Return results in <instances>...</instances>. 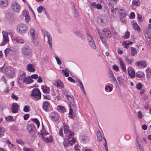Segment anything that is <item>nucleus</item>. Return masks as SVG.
Wrapping results in <instances>:
<instances>
[{
    "instance_id": "nucleus-1",
    "label": "nucleus",
    "mask_w": 151,
    "mask_h": 151,
    "mask_svg": "<svg viewBox=\"0 0 151 151\" xmlns=\"http://www.w3.org/2000/svg\"><path fill=\"white\" fill-rule=\"evenodd\" d=\"M63 125L64 133L65 134H67L68 140L71 144L75 143L76 139L73 137L74 134V132L70 130L68 126L65 123H63Z\"/></svg>"
},
{
    "instance_id": "nucleus-2",
    "label": "nucleus",
    "mask_w": 151,
    "mask_h": 151,
    "mask_svg": "<svg viewBox=\"0 0 151 151\" xmlns=\"http://www.w3.org/2000/svg\"><path fill=\"white\" fill-rule=\"evenodd\" d=\"M3 69L4 70L5 74L6 77L11 78L14 76L15 71L13 68L9 66L6 67L4 66Z\"/></svg>"
},
{
    "instance_id": "nucleus-3",
    "label": "nucleus",
    "mask_w": 151,
    "mask_h": 151,
    "mask_svg": "<svg viewBox=\"0 0 151 151\" xmlns=\"http://www.w3.org/2000/svg\"><path fill=\"white\" fill-rule=\"evenodd\" d=\"M31 96H33V98L36 101H37L41 98V93L39 89H34L32 92Z\"/></svg>"
},
{
    "instance_id": "nucleus-4",
    "label": "nucleus",
    "mask_w": 151,
    "mask_h": 151,
    "mask_svg": "<svg viewBox=\"0 0 151 151\" xmlns=\"http://www.w3.org/2000/svg\"><path fill=\"white\" fill-rule=\"evenodd\" d=\"M27 129L29 131L30 134L32 136V137H35L36 130L35 125L33 124H28L27 126Z\"/></svg>"
},
{
    "instance_id": "nucleus-5",
    "label": "nucleus",
    "mask_w": 151,
    "mask_h": 151,
    "mask_svg": "<svg viewBox=\"0 0 151 151\" xmlns=\"http://www.w3.org/2000/svg\"><path fill=\"white\" fill-rule=\"evenodd\" d=\"M97 21L98 22L106 24L108 21V17L105 15L102 14L98 17Z\"/></svg>"
},
{
    "instance_id": "nucleus-6",
    "label": "nucleus",
    "mask_w": 151,
    "mask_h": 151,
    "mask_svg": "<svg viewBox=\"0 0 151 151\" xmlns=\"http://www.w3.org/2000/svg\"><path fill=\"white\" fill-rule=\"evenodd\" d=\"M11 8L13 12H18L20 11L21 6L17 2L14 1L11 4Z\"/></svg>"
},
{
    "instance_id": "nucleus-7",
    "label": "nucleus",
    "mask_w": 151,
    "mask_h": 151,
    "mask_svg": "<svg viewBox=\"0 0 151 151\" xmlns=\"http://www.w3.org/2000/svg\"><path fill=\"white\" fill-rule=\"evenodd\" d=\"M17 30L20 33H24L27 29V27L26 25L22 23L19 24L17 26Z\"/></svg>"
},
{
    "instance_id": "nucleus-8",
    "label": "nucleus",
    "mask_w": 151,
    "mask_h": 151,
    "mask_svg": "<svg viewBox=\"0 0 151 151\" xmlns=\"http://www.w3.org/2000/svg\"><path fill=\"white\" fill-rule=\"evenodd\" d=\"M22 52L25 56L30 55L32 51L31 49L27 45L25 46L22 48Z\"/></svg>"
},
{
    "instance_id": "nucleus-9",
    "label": "nucleus",
    "mask_w": 151,
    "mask_h": 151,
    "mask_svg": "<svg viewBox=\"0 0 151 151\" xmlns=\"http://www.w3.org/2000/svg\"><path fill=\"white\" fill-rule=\"evenodd\" d=\"M3 41L1 43V45H4L9 41L8 32L5 31H2Z\"/></svg>"
},
{
    "instance_id": "nucleus-10",
    "label": "nucleus",
    "mask_w": 151,
    "mask_h": 151,
    "mask_svg": "<svg viewBox=\"0 0 151 151\" xmlns=\"http://www.w3.org/2000/svg\"><path fill=\"white\" fill-rule=\"evenodd\" d=\"M136 66L141 68H145L147 65V64L145 61H137L135 63Z\"/></svg>"
},
{
    "instance_id": "nucleus-11",
    "label": "nucleus",
    "mask_w": 151,
    "mask_h": 151,
    "mask_svg": "<svg viewBox=\"0 0 151 151\" xmlns=\"http://www.w3.org/2000/svg\"><path fill=\"white\" fill-rule=\"evenodd\" d=\"M29 32L30 35L32 37V42L35 44L34 41L36 38V32L35 31L34 29L32 27H31L29 30Z\"/></svg>"
},
{
    "instance_id": "nucleus-12",
    "label": "nucleus",
    "mask_w": 151,
    "mask_h": 151,
    "mask_svg": "<svg viewBox=\"0 0 151 151\" xmlns=\"http://www.w3.org/2000/svg\"><path fill=\"white\" fill-rule=\"evenodd\" d=\"M19 108V106L17 103H13L12 107V111L13 113H15L17 112Z\"/></svg>"
},
{
    "instance_id": "nucleus-13",
    "label": "nucleus",
    "mask_w": 151,
    "mask_h": 151,
    "mask_svg": "<svg viewBox=\"0 0 151 151\" xmlns=\"http://www.w3.org/2000/svg\"><path fill=\"white\" fill-rule=\"evenodd\" d=\"M102 33L105 37L107 38H110L111 36L110 31L107 29H103Z\"/></svg>"
},
{
    "instance_id": "nucleus-14",
    "label": "nucleus",
    "mask_w": 151,
    "mask_h": 151,
    "mask_svg": "<svg viewBox=\"0 0 151 151\" xmlns=\"http://www.w3.org/2000/svg\"><path fill=\"white\" fill-rule=\"evenodd\" d=\"M128 72L130 78H133L135 77V72L132 67H130L128 68Z\"/></svg>"
},
{
    "instance_id": "nucleus-15",
    "label": "nucleus",
    "mask_w": 151,
    "mask_h": 151,
    "mask_svg": "<svg viewBox=\"0 0 151 151\" xmlns=\"http://www.w3.org/2000/svg\"><path fill=\"white\" fill-rule=\"evenodd\" d=\"M46 35L47 37L48 41L47 42L49 45V47L51 49L52 48V40L51 37V36L50 34L48 33L47 32H46Z\"/></svg>"
},
{
    "instance_id": "nucleus-16",
    "label": "nucleus",
    "mask_w": 151,
    "mask_h": 151,
    "mask_svg": "<svg viewBox=\"0 0 151 151\" xmlns=\"http://www.w3.org/2000/svg\"><path fill=\"white\" fill-rule=\"evenodd\" d=\"M49 117L53 120L57 121L58 119L57 113L54 112H52L50 114Z\"/></svg>"
},
{
    "instance_id": "nucleus-17",
    "label": "nucleus",
    "mask_w": 151,
    "mask_h": 151,
    "mask_svg": "<svg viewBox=\"0 0 151 151\" xmlns=\"http://www.w3.org/2000/svg\"><path fill=\"white\" fill-rule=\"evenodd\" d=\"M38 133L40 134L41 135H42V138H43L44 139V141L45 142H52V138L50 136V137H44L45 136V134L43 133H40V132H38Z\"/></svg>"
},
{
    "instance_id": "nucleus-18",
    "label": "nucleus",
    "mask_w": 151,
    "mask_h": 151,
    "mask_svg": "<svg viewBox=\"0 0 151 151\" xmlns=\"http://www.w3.org/2000/svg\"><path fill=\"white\" fill-rule=\"evenodd\" d=\"M67 98H68L70 104L73 106H74L75 105L74 102V100L73 96L72 95L70 96L67 94H66Z\"/></svg>"
},
{
    "instance_id": "nucleus-19",
    "label": "nucleus",
    "mask_w": 151,
    "mask_h": 151,
    "mask_svg": "<svg viewBox=\"0 0 151 151\" xmlns=\"http://www.w3.org/2000/svg\"><path fill=\"white\" fill-rule=\"evenodd\" d=\"M54 85L59 89L63 88L64 87V86L62 82L59 80L55 82V83H54Z\"/></svg>"
},
{
    "instance_id": "nucleus-20",
    "label": "nucleus",
    "mask_w": 151,
    "mask_h": 151,
    "mask_svg": "<svg viewBox=\"0 0 151 151\" xmlns=\"http://www.w3.org/2000/svg\"><path fill=\"white\" fill-rule=\"evenodd\" d=\"M23 81L25 83L27 84L32 83L33 82V80L32 79L30 76H28L24 78Z\"/></svg>"
},
{
    "instance_id": "nucleus-21",
    "label": "nucleus",
    "mask_w": 151,
    "mask_h": 151,
    "mask_svg": "<svg viewBox=\"0 0 151 151\" xmlns=\"http://www.w3.org/2000/svg\"><path fill=\"white\" fill-rule=\"evenodd\" d=\"M74 34L76 36L81 38L82 40H85V37L81 32L77 31L74 32Z\"/></svg>"
},
{
    "instance_id": "nucleus-22",
    "label": "nucleus",
    "mask_w": 151,
    "mask_h": 151,
    "mask_svg": "<svg viewBox=\"0 0 151 151\" xmlns=\"http://www.w3.org/2000/svg\"><path fill=\"white\" fill-rule=\"evenodd\" d=\"M41 88L43 92L45 93H49L50 92V88L46 86H41Z\"/></svg>"
},
{
    "instance_id": "nucleus-23",
    "label": "nucleus",
    "mask_w": 151,
    "mask_h": 151,
    "mask_svg": "<svg viewBox=\"0 0 151 151\" xmlns=\"http://www.w3.org/2000/svg\"><path fill=\"white\" fill-rule=\"evenodd\" d=\"M49 104V102L48 101H44L43 104V108L44 110L45 111H47V107Z\"/></svg>"
},
{
    "instance_id": "nucleus-24",
    "label": "nucleus",
    "mask_w": 151,
    "mask_h": 151,
    "mask_svg": "<svg viewBox=\"0 0 151 151\" xmlns=\"http://www.w3.org/2000/svg\"><path fill=\"white\" fill-rule=\"evenodd\" d=\"M27 68V70L29 72H34L35 70V68L33 67V65L31 64H29Z\"/></svg>"
},
{
    "instance_id": "nucleus-25",
    "label": "nucleus",
    "mask_w": 151,
    "mask_h": 151,
    "mask_svg": "<svg viewBox=\"0 0 151 151\" xmlns=\"http://www.w3.org/2000/svg\"><path fill=\"white\" fill-rule=\"evenodd\" d=\"M119 61L120 66L122 68V70L124 72L126 71V69L125 68V66L124 62L120 59H119Z\"/></svg>"
},
{
    "instance_id": "nucleus-26",
    "label": "nucleus",
    "mask_w": 151,
    "mask_h": 151,
    "mask_svg": "<svg viewBox=\"0 0 151 151\" xmlns=\"http://www.w3.org/2000/svg\"><path fill=\"white\" fill-rule=\"evenodd\" d=\"M136 76L140 78H142L145 76L143 72L139 71L136 73Z\"/></svg>"
},
{
    "instance_id": "nucleus-27",
    "label": "nucleus",
    "mask_w": 151,
    "mask_h": 151,
    "mask_svg": "<svg viewBox=\"0 0 151 151\" xmlns=\"http://www.w3.org/2000/svg\"><path fill=\"white\" fill-rule=\"evenodd\" d=\"M131 55L132 56H134L137 53V50L134 47H131Z\"/></svg>"
},
{
    "instance_id": "nucleus-28",
    "label": "nucleus",
    "mask_w": 151,
    "mask_h": 151,
    "mask_svg": "<svg viewBox=\"0 0 151 151\" xmlns=\"http://www.w3.org/2000/svg\"><path fill=\"white\" fill-rule=\"evenodd\" d=\"M57 109L59 112L61 113H63L65 111L64 107L58 106L57 107Z\"/></svg>"
},
{
    "instance_id": "nucleus-29",
    "label": "nucleus",
    "mask_w": 151,
    "mask_h": 151,
    "mask_svg": "<svg viewBox=\"0 0 151 151\" xmlns=\"http://www.w3.org/2000/svg\"><path fill=\"white\" fill-rule=\"evenodd\" d=\"M96 136L97 140L99 142L101 141L102 137L100 132H98L96 134Z\"/></svg>"
},
{
    "instance_id": "nucleus-30",
    "label": "nucleus",
    "mask_w": 151,
    "mask_h": 151,
    "mask_svg": "<svg viewBox=\"0 0 151 151\" xmlns=\"http://www.w3.org/2000/svg\"><path fill=\"white\" fill-rule=\"evenodd\" d=\"M7 4V0H0V5L2 6H6Z\"/></svg>"
},
{
    "instance_id": "nucleus-31",
    "label": "nucleus",
    "mask_w": 151,
    "mask_h": 151,
    "mask_svg": "<svg viewBox=\"0 0 151 151\" xmlns=\"http://www.w3.org/2000/svg\"><path fill=\"white\" fill-rule=\"evenodd\" d=\"M81 140L82 142L84 143L88 142L89 140V139L87 136H83L82 137Z\"/></svg>"
},
{
    "instance_id": "nucleus-32",
    "label": "nucleus",
    "mask_w": 151,
    "mask_h": 151,
    "mask_svg": "<svg viewBox=\"0 0 151 151\" xmlns=\"http://www.w3.org/2000/svg\"><path fill=\"white\" fill-rule=\"evenodd\" d=\"M14 40L18 43L22 44L24 43V41L23 39L18 38H16Z\"/></svg>"
},
{
    "instance_id": "nucleus-33",
    "label": "nucleus",
    "mask_w": 151,
    "mask_h": 151,
    "mask_svg": "<svg viewBox=\"0 0 151 151\" xmlns=\"http://www.w3.org/2000/svg\"><path fill=\"white\" fill-rule=\"evenodd\" d=\"M89 44L90 46L93 49H95L96 48V45L94 41L92 40L89 43Z\"/></svg>"
},
{
    "instance_id": "nucleus-34",
    "label": "nucleus",
    "mask_w": 151,
    "mask_h": 151,
    "mask_svg": "<svg viewBox=\"0 0 151 151\" xmlns=\"http://www.w3.org/2000/svg\"><path fill=\"white\" fill-rule=\"evenodd\" d=\"M126 16V12L125 10H124L122 12H121L120 14V17L121 18H124Z\"/></svg>"
},
{
    "instance_id": "nucleus-35",
    "label": "nucleus",
    "mask_w": 151,
    "mask_h": 151,
    "mask_svg": "<svg viewBox=\"0 0 151 151\" xmlns=\"http://www.w3.org/2000/svg\"><path fill=\"white\" fill-rule=\"evenodd\" d=\"M5 132L4 129L2 127H0V137L4 135V133Z\"/></svg>"
},
{
    "instance_id": "nucleus-36",
    "label": "nucleus",
    "mask_w": 151,
    "mask_h": 151,
    "mask_svg": "<svg viewBox=\"0 0 151 151\" xmlns=\"http://www.w3.org/2000/svg\"><path fill=\"white\" fill-rule=\"evenodd\" d=\"M32 121L36 124L37 128H38L40 126V122L38 120L37 118H34L32 119Z\"/></svg>"
},
{
    "instance_id": "nucleus-37",
    "label": "nucleus",
    "mask_w": 151,
    "mask_h": 151,
    "mask_svg": "<svg viewBox=\"0 0 151 151\" xmlns=\"http://www.w3.org/2000/svg\"><path fill=\"white\" fill-rule=\"evenodd\" d=\"M145 36L146 38L148 39L151 38V33L149 32H147L145 34Z\"/></svg>"
},
{
    "instance_id": "nucleus-38",
    "label": "nucleus",
    "mask_w": 151,
    "mask_h": 151,
    "mask_svg": "<svg viewBox=\"0 0 151 151\" xmlns=\"http://www.w3.org/2000/svg\"><path fill=\"white\" fill-rule=\"evenodd\" d=\"M117 79L119 84H123L124 80L122 77H117Z\"/></svg>"
},
{
    "instance_id": "nucleus-39",
    "label": "nucleus",
    "mask_w": 151,
    "mask_h": 151,
    "mask_svg": "<svg viewBox=\"0 0 151 151\" xmlns=\"http://www.w3.org/2000/svg\"><path fill=\"white\" fill-rule=\"evenodd\" d=\"M140 2L139 0H133L132 2V4L134 5L138 6L139 5Z\"/></svg>"
},
{
    "instance_id": "nucleus-40",
    "label": "nucleus",
    "mask_w": 151,
    "mask_h": 151,
    "mask_svg": "<svg viewBox=\"0 0 151 151\" xmlns=\"http://www.w3.org/2000/svg\"><path fill=\"white\" fill-rule=\"evenodd\" d=\"M86 35L88 43L89 42H91V41H92V40H93L92 37L88 33Z\"/></svg>"
},
{
    "instance_id": "nucleus-41",
    "label": "nucleus",
    "mask_w": 151,
    "mask_h": 151,
    "mask_svg": "<svg viewBox=\"0 0 151 151\" xmlns=\"http://www.w3.org/2000/svg\"><path fill=\"white\" fill-rule=\"evenodd\" d=\"M133 28L134 29L139 30L140 28L137 23H134L133 24Z\"/></svg>"
},
{
    "instance_id": "nucleus-42",
    "label": "nucleus",
    "mask_w": 151,
    "mask_h": 151,
    "mask_svg": "<svg viewBox=\"0 0 151 151\" xmlns=\"http://www.w3.org/2000/svg\"><path fill=\"white\" fill-rule=\"evenodd\" d=\"M125 60L126 62L128 64L131 65L133 62V60L129 59L127 57L126 58Z\"/></svg>"
},
{
    "instance_id": "nucleus-43",
    "label": "nucleus",
    "mask_w": 151,
    "mask_h": 151,
    "mask_svg": "<svg viewBox=\"0 0 151 151\" xmlns=\"http://www.w3.org/2000/svg\"><path fill=\"white\" fill-rule=\"evenodd\" d=\"M106 91L107 92H111L112 90V88L109 86H107L105 88Z\"/></svg>"
},
{
    "instance_id": "nucleus-44",
    "label": "nucleus",
    "mask_w": 151,
    "mask_h": 151,
    "mask_svg": "<svg viewBox=\"0 0 151 151\" xmlns=\"http://www.w3.org/2000/svg\"><path fill=\"white\" fill-rule=\"evenodd\" d=\"M103 138L104 139V147H105V149L106 151H108V147H107V145L106 144V140L105 138L104 137H103Z\"/></svg>"
},
{
    "instance_id": "nucleus-45",
    "label": "nucleus",
    "mask_w": 151,
    "mask_h": 151,
    "mask_svg": "<svg viewBox=\"0 0 151 151\" xmlns=\"http://www.w3.org/2000/svg\"><path fill=\"white\" fill-rule=\"evenodd\" d=\"M30 107L28 105H27L24 106L23 109V111L25 112H27L29 111V109Z\"/></svg>"
},
{
    "instance_id": "nucleus-46",
    "label": "nucleus",
    "mask_w": 151,
    "mask_h": 151,
    "mask_svg": "<svg viewBox=\"0 0 151 151\" xmlns=\"http://www.w3.org/2000/svg\"><path fill=\"white\" fill-rule=\"evenodd\" d=\"M44 8L41 6H40L37 8V11L39 13H41L42 11L43 10Z\"/></svg>"
},
{
    "instance_id": "nucleus-47",
    "label": "nucleus",
    "mask_w": 151,
    "mask_h": 151,
    "mask_svg": "<svg viewBox=\"0 0 151 151\" xmlns=\"http://www.w3.org/2000/svg\"><path fill=\"white\" fill-rule=\"evenodd\" d=\"M48 57L46 56L44 57L42 60L43 63L44 64L47 63V62H48Z\"/></svg>"
},
{
    "instance_id": "nucleus-48",
    "label": "nucleus",
    "mask_w": 151,
    "mask_h": 151,
    "mask_svg": "<svg viewBox=\"0 0 151 151\" xmlns=\"http://www.w3.org/2000/svg\"><path fill=\"white\" fill-rule=\"evenodd\" d=\"M136 87H137V89H138V90H141L142 88V85L141 83H139L137 85Z\"/></svg>"
},
{
    "instance_id": "nucleus-49",
    "label": "nucleus",
    "mask_w": 151,
    "mask_h": 151,
    "mask_svg": "<svg viewBox=\"0 0 151 151\" xmlns=\"http://www.w3.org/2000/svg\"><path fill=\"white\" fill-rule=\"evenodd\" d=\"M73 15L75 17H77L79 16V14L78 13L76 9H74Z\"/></svg>"
},
{
    "instance_id": "nucleus-50",
    "label": "nucleus",
    "mask_w": 151,
    "mask_h": 151,
    "mask_svg": "<svg viewBox=\"0 0 151 151\" xmlns=\"http://www.w3.org/2000/svg\"><path fill=\"white\" fill-rule=\"evenodd\" d=\"M130 36V33L128 31H127L126 32L125 35L124 36V39H126L128 38Z\"/></svg>"
},
{
    "instance_id": "nucleus-51",
    "label": "nucleus",
    "mask_w": 151,
    "mask_h": 151,
    "mask_svg": "<svg viewBox=\"0 0 151 151\" xmlns=\"http://www.w3.org/2000/svg\"><path fill=\"white\" fill-rule=\"evenodd\" d=\"M6 120L7 122H9L10 121H12L14 120L13 119L12 116H9L7 117L6 118Z\"/></svg>"
},
{
    "instance_id": "nucleus-52",
    "label": "nucleus",
    "mask_w": 151,
    "mask_h": 151,
    "mask_svg": "<svg viewBox=\"0 0 151 151\" xmlns=\"http://www.w3.org/2000/svg\"><path fill=\"white\" fill-rule=\"evenodd\" d=\"M61 71L65 76L68 77L69 76L68 73V72H66V71L65 70H62Z\"/></svg>"
},
{
    "instance_id": "nucleus-53",
    "label": "nucleus",
    "mask_w": 151,
    "mask_h": 151,
    "mask_svg": "<svg viewBox=\"0 0 151 151\" xmlns=\"http://www.w3.org/2000/svg\"><path fill=\"white\" fill-rule=\"evenodd\" d=\"M101 40L102 42V43L104 44V45L105 46L106 44V42L105 38L104 37H101Z\"/></svg>"
},
{
    "instance_id": "nucleus-54",
    "label": "nucleus",
    "mask_w": 151,
    "mask_h": 151,
    "mask_svg": "<svg viewBox=\"0 0 151 151\" xmlns=\"http://www.w3.org/2000/svg\"><path fill=\"white\" fill-rule=\"evenodd\" d=\"M63 145H64L65 147L66 148V147H67L69 145V144H70V143L69 142V143L68 142H66L65 141H64L63 142Z\"/></svg>"
},
{
    "instance_id": "nucleus-55",
    "label": "nucleus",
    "mask_w": 151,
    "mask_h": 151,
    "mask_svg": "<svg viewBox=\"0 0 151 151\" xmlns=\"http://www.w3.org/2000/svg\"><path fill=\"white\" fill-rule=\"evenodd\" d=\"M108 73L109 75V77L110 78H111V77L114 76L112 71L110 70H109Z\"/></svg>"
},
{
    "instance_id": "nucleus-56",
    "label": "nucleus",
    "mask_w": 151,
    "mask_h": 151,
    "mask_svg": "<svg viewBox=\"0 0 151 151\" xmlns=\"http://www.w3.org/2000/svg\"><path fill=\"white\" fill-rule=\"evenodd\" d=\"M135 14L134 13L132 12L130 15L129 17L131 19H133L135 18Z\"/></svg>"
},
{
    "instance_id": "nucleus-57",
    "label": "nucleus",
    "mask_w": 151,
    "mask_h": 151,
    "mask_svg": "<svg viewBox=\"0 0 151 151\" xmlns=\"http://www.w3.org/2000/svg\"><path fill=\"white\" fill-rule=\"evenodd\" d=\"M11 50V49L9 48H7L4 51V52L5 55V56H7V54Z\"/></svg>"
},
{
    "instance_id": "nucleus-58",
    "label": "nucleus",
    "mask_w": 151,
    "mask_h": 151,
    "mask_svg": "<svg viewBox=\"0 0 151 151\" xmlns=\"http://www.w3.org/2000/svg\"><path fill=\"white\" fill-rule=\"evenodd\" d=\"M55 58L56 60L57 63L58 65H60L61 64L62 62L59 58L57 57H55Z\"/></svg>"
},
{
    "instance_id": "nucleus-59",
    "label": "nucleus",
    "mask_w": 151,
    "mask_h": 151,
    "mask_svg": "<svg viewBox=\"0 0 151 151\" xmlns=\"http://www.w3.org/2000/svg\"><path fill=\"white\" fill-rule=\"evenodd\" d=\"M44 99L48 100H50L51 99V97L50 96L48 95H43Z\"/></svg>"
},
{
    "instance_id": "nucleus-60",
    "label": "nucleus",
    "mask_w": 151,
    "mask_h": 151,
    "mask_svg": "<svg viewBox=\"0 0 151 151\" xmlns=\"http://www.w3.org/2000/svg\"><path fill=\"white\" fill-rule=\"evenodd\" d=\"M137 15L138 18L139 19V21L142 22L143 21V19L142 15L138 14H137Z\"/></svg>"
},
{
    "instance_id": "nucleus-61",
    "label": "nucleus",
    "mask_w": 151,
    "mask_h": 151,
    "mask_svg": "<svg viewBox=\"0 0 151 151\" xmlns=\"http://www.w3.org/2000/svg\"><path fill=\"white\" fill-rule=\"evenodd\" d=\"M113 68L116 71H118L119 70V67L116 65H113Z\"/></svg>"
},
{
    "instance_id": "nucleus-62",
    "label": "nucleus",
    "mask_w": 151,
    "mask_h": 151,
    "mask_svg": "<svg viewBox=\"0 0 151 151\" xmlns=\"http://www.w3.org/2000/svg\"><path fill=\"white\" fill-rule=\"evenodd\" d=\"M97 9H101L102 7V5L99 3H98L96 4V7Z\"/></svg>"
},
{
    "instance_id": "nucleus-63",
    "label": "nucleus",
    "mask_w": 151,
    "mask_h": 151,
    "mask_svg": "<svg viewBox=\"0 0 151 151\" xmlns=\"http://www.w3.org/2000/svg\"><path fill=\"white\" fill-rule=\"evenodd\" d=\"M31 77L32 78L35 79H37L38 78V76L36 74H33L31 75Z\"/></svg>"
},
{
    "instance_id": "nucleus-64",
    "label": "nucleus",
    "mask_w": 151,
    "mask_h": 151,
    "mask_svg": "<svg viewBox=\"0 0 151 151\" xmlns=\"http://www.w3.org/2000/svg\"><path fill=\"white\" fill-rule=\"evenodd\" d=\"M23 150L24 151H33L32 149L27 147H24Z\"/></svg>"
}]
</instances>
